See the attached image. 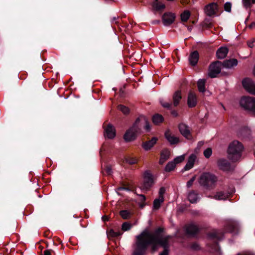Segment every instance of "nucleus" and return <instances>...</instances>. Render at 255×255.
<instances>
[{"label": "nucleus", "instance_id": "nucleus-1", "mask_svg": "<svg viewBox=\"0 0 255 255\" xmlns=\"http://www.w3.org/2000/svg\"><path fill=\"white\" fill-rule=\"evenodd\" d=\"M165 229L159 227L153 232L144 230L136 237V241L132 255H145L149 246L152 252H156L159 247L163 248L159 255H168L170 248V235L164 236Z\"/></svg>", "mask_w": 255, "mask_h": 255}, {"label": "nucleus", "instance_id": "nucleus-2", "mask_svg": "<svg viewBox=\"0 0 255 255\" xmlns=\"http://www.w3.org/2000/svg\"><path fill=\"white\" fill-rule=\"evenodd\" d=\"M240 226L239 223L234 220L229 221L225 226V231L215 230L208 234V238L213 240L220 241L224 239L226 233H230L234 235H238L240 232Z\"/></svg>", "mask_w": 255, "mask_h": 255}, {"label": "nucleus", "instance_id": "nucleus-3", "mask_svg": "<svg viewBox=\"0 0 255 255\" xmlns=\"http://www.w3.org/2000/svg\"><path fill=\"white\" fill-rule=\"evenodd\" d=\"M143 120V123L145 124L144 128L146 131H149L150 129L149 123L145 120L144 118H138L135 120L132 126L128 129L124 135V138L127 142L135 140L138 134L141 132L142 124H140L141 120Z\"/></svg>", "mask_w": 255, "mask_h": 255}, {"label": "nucleus", "instance_id": "nucleus-4", "mask_svg": "<svg viewBox=\"0 0 255 255\" xmlns=\"http://www.w3.org/2000/svg\"><path fill=\"white\" fill-rule=\"evenodd\" d=\"M244 147L241 142L233 141L229 146L228 149V157L233 162L238 161L241 157Z\"/></svg>", "mask_w": 255, "mask_h": 255}, {"label": "nucleus", "instance_id": "nucleus-5", "mask_svg": "<svg viewBox=\"0 0 255 255\" xmlns=\"http://www.w3.org/2000/svg\"><path fill=\"white\" fill-rule=\"evenodd\" d=\"M218 177L214 174L209 172H204L199 178V184L206 189H212L215 187Z\"/></svg>", "mask_w": 255, "mask_h": 255}, {"label": "nucleus", "instance_id": "nucleus-6", "mask_svg": "<svg viewBox=\"0 0 255 255\" xmlns=\"http://www.w3.org/2000/svg\"><path fill=\"white\" fill-rule=\"evenodd\" d=\"M240 106L255 115V98L243 97L240 101Z\"/></svg>", "mask_w": 255, "mask_h": 255}, {"label": "nucleus", "instance_id": "nucleus-7", "mask_svg": "<svg viewBox=\"0 0 255 255\" xmlns=\"http://www.w3.org/2000/svg\"><path fill=\"white\" fill-rule=\"evenodd\" d=\"M153 174L149 170L145 171L143 175V181L141 184L142 190L149 191L154 184Z\"/></svg>", "mask_w": 255, "mask_h": 255}, {"label": "nucleus", "instance_id": "nucleus-8", "mask_svg": "<svg viewBox=\"0 0 255 255\" xmlns=\"http://www.w3.org/2000/svg\"><path fill=\"white\" fill-rule=\"evenodd\" d=\"M223 67L222 62L216 61L212 62L209 66V76L211 78L217 77L221 72V68Z\"/></svg>", "mask_w": 255, "mask_h": 255}, {"label": "nucleus", "instance_id": "nucleus-9", "mask_svg": "<svg viewBox=\"0 0 255 255\" xmlns=\"http://www.w3.org/2000/svg\"><path fill=\"white\" fill-rule=\"evenodd\" d=\"M244 89L250 93L255 95V83L250 78H246L242 81Z\"/></svg>", "mask_w": 255, "mask_h": 255}, {"label": "nucleus", "instance_id": "nucleus-10", "mask_svg": "<svg viewBox=\"0 0 255 255\" xmlns=\"http://www.w3.org/2000/svg\"><path fill=\"white\" fill-rule=\"evenodd\" d=\"M217 166L219 169L224 171H230L233 170L231 164L226 159L220 158L217 160Z\"/></svg>", "mask_w": 255, "mask_h": 255}, {"label": "nucleus", "instance_id": "nucleus-11", "mask_svg": "<svg viewBox=\"0 0 255 255\" xmlns=\"http://www.w3.org/2000/svg\"><path fill=\"white\" fill-rule=\"evenodd\" d=\"M175 18V14L170 12H165L162 16V21L165 26H169L173 23Z\"/></svg>", "mask_w": 255, "mask_h": 255}, {"label": "nucleus", "instance_id": "nucleus-12", "mask_svg": "<svg viewBox=\"0 0 255 255\" xmlns=\"http://www.w3.org/2000/svg\"><path fill=\"white\" fill-rule=\"evenodd\" d=\"M198 103V97L197 95L192 91H189L187 97V105L189 108H193L195 107Z\"/></svg>", "mask_w": 255, "mask_h": 255}, {"label": "nucleus", "instance_id": "nucleus-13", "mask_svg": "<svg viewBox=\"0 0 255 255\" xmlns=\"http://www.w3.org/2000/svg\"><path fill=\"white\" fill-rule=\"evenodd\" d=\"M234 192V191L232 192H225L223 191H218L214 195L211 197L212 198L217 200H226L230 197V195Z\"/></svg>", "mask_w": 255, "mask_h": 255}, {"label": "nucleus", "instance_id": "nucleus-14", "mask_svg": "<svg viewBox=\"0 0 255 255\" xmlns=\"http://www.w3.org/2000/svg\"><path fill=\"white\" fill-rule=\"evenodd\" d=\"M104 123L103 128H104V136L109 139H113L116 136V129L112 124H109L107 128H105Z\"/></svg>", "mask_w": 255, "mask_h": 255}, {"label": "nucleus", "instance_id": "nucleus-15", "mask_svg": "<svg viewBox=\"0 0 255 255\" xmlns=\"http://www.w3.org/2000/svg\"><path fill=\"white\" fill-rule=\"evenodd\" d=\"M218 8V5L215 2L211 3L207 5L205 7V10L206 14L209 16H212L215 15Z\"/></svg>", "mask_w": 255, "mask_h": 255}, {"label": "nucleus", "instance_id": "nucleus-16", "mask_svg": "<svg viewBox=\"0 0 255 255\" xmlns=\"http://www.w3.org/2000/svg\"><path fill=\"white\" fill-rule=\"evenodd\" d=\"M165 137L171 145L177 144L179 142V138L173 135L169 129L165 131L164 133Z\"/></svg>", "mask_w": 255, "mask_h": 255}, {"label": "nucleus", "instance_id": "nucleus-17", "mask_svg": "<svg viewBox=\"0 0 255 255\" xmlns=\"http://www.w3.org/2000/svg\"><path fill=\"white\" fill-rule=\"evenodd\" d=\"M160 103L164 108L171 111V114L173 117H178L179 116L178 111L176 110L173 109V106L172 103L164 102L163 100H160Z\"/></svg>", "mask_w": 255, "mask_h": 255}, {"label": "nucleus", "instance_id": "nucleus-18", "mask_svg": "<svg viewBox=\"0 0 255 255\" xmlns=\"http://www.w3.org/2000/svg\"><path fill=\"white\" fill-rule=\"evenodd\" d=\"M178 128L180 133L186 138L190 139L192 137L190 130L188 126L183 124L181 123L178 125Z\"/></svg>", "mask_w": 255, "mask_h": 255}, {"label": "nucleus", "instance_id": "nucleus-19", "mask_svg": "<svg viewBox=\"0 0 255 255\" xmlns=\"http://www.w3.org/2000/svg\"><path fill=\"white\" fill-rule=\"evenodd\" d=\"M188 59L189 63L191 66H196L199 59V53L198 51L195 50L192 52L190 53Z\"/></svg>", "mask_w": 255, "mask_h": 255}, {"label": "nucleus", "instance_id": "nucleus-20", "mask_svg": "<svg viewBox=\"0 0 255 255\" xmlns=\"http://www.w3.org/2000/svg\"><path fill=\"white\" fill-rule=\"evenodd\" d=\"M199 229L198 227L193 224H191L188 225L186 228V233L187 235L191 236H196L199 232Z\"/></svg>", "mask_w": 255, "mask_h": 255}, {"label": "nucleus", "instance_id": "nucleus-21", "mask_svg": "<svg viewBox=\"0 0 255 255\" xmlns=\"http://www.w3.org/2000/svg\"><path fill=\"white\" fill-rule=\"evenodd\" d=\"M196 158V156L194 154H191L188 159V161L184 166V168L182 169V171L184 172L185 171L189 170L191 169L194 165Z\"/></svg>", "mask_w": 255, "mask_h": 255}, {"label": "nucleus", "instance_id": "nucleus-22", "mask_svg": "<svg viewBox=\"0 0 255 255\" xmlns=\"http://www.w3.org/2000/svg\"><path fill=\"white\" fill-rule=\"evenodd\" d=\"M157 140V137H153L150 140L143 142L142 146L145 150H149L156 143Z\"/></svg>", "mask_w": 255, "mask_h": 255}, {"label": "nucleus", "instance_id": "nucleus-23", "mask_svg": "<svg viewBox=\"0 0 255 255\" xmlns=\"http://www.w3.org/2000/svg\"><path fill=\"white\" fill-rule=\"evenodd\" d=\"M182 98V94H181V91L180 90H177L175 91L172 96V99H173V104L172 106L173 105L174 107H177L180 102Z\"/></svg>", "mask_w": 255, "mask_h": 255}, {"label": "nucleus", "instance_id": "nucleus-24", "mask_svg": "<svg viewBox=\"0 0 255 255\" xmlns=\"http://www.w3.org/2000/svg\"><path fill=\"white\" fill-rule=\"evenodd\" d=\"M238 61L237 59L233 58L227 59L222 62L223 67L227 68H232L238 65Z\"/></svg>", "mask_w": 255, "mask_h": 255}, {"label": "nucleus", "instance_id": "nucleus-25", "mask_svg": "<svg viewBox=\"0 0 255 255\" xmlns=\"http://www.w3.org/2000/svg\"><path fill=\"white\" fill-rule=\"evenodd\" d=\"M229 52V49L226 47L219 48L216 52V56L218 59H223L225 58Z\"/></svg>", "mask_w": 255, "mask_h": 255}, {"label": "nucleus", "instance_id": "nucleus-26", "mask_svg": "<svg viewBox=\"0 0 255 255\" xmlns=\"http://www.w3.org/2000/svg\"><path fill=\"white\" fill-rule=\"evenodd\" d=\"M188 199L190 203H196L198 200V194L194 190H192L189 193Z\"/></svg>", "mask_w": 255, "mask_h": 255}, {"label": "nucleus", "instance_id": "nucleus-27", "mask_svg": "<svg viewBox=\"0 0 255 255\" xmlns=\"http://www.w3.org/2000/svg\"><path fill=\"white\" fill-rule=\"evenodd\" d=\"M164 121L163 117L159 114H155L152 117L153 123L156 125L162 123Z\"/></svg>", "mask_w": 255, "mask_h": 255}, {"label": "nucleus", "instance_id": "nucleus-28", "mask_svg": "<svg viewBox=\"0 0 255 255\" xmlns=\"http://www.w3.org/2000/svg\"><path fill=\"white\" fill-rule=\"evenodd\" d=\"M152 6L157 11L162 10L165 7V4L161 3L158 0H154Z\"/></svg>", "mask_w": 255, "mask_h": 255}, {"label": "nucleus", "instance_id": "nucleus-29", "mask_svg": "<svg viewBox=\"0 0 255 255\" xmlns=\"http://www.w3.org/2000/svg\"><path fill=\"white\" fill-rule=\"evenodd\" d=\"M205 79H199L197 83L198 88L199 91L201 93H204L205 91Z\"/></svg>", "mask_w": 255, "mask_h": 255}, {"label": "nucleus", "instance_id": "nucleus-30", "mask_svg": "<svg viewBox=\"0 0 255 255\" xmlns=\"http://www.w3.org/2000/svg\"><path fill=\"white\" fill-rule=\"evenodd\" d=\"M170 155V151L167 148L163 149L160 153V157L164 159L167 160Z\"/></svg>", "mask_w": 255, "mask_h": 255}, {"label": "nucleus", "instance_id": "nucleus-31", "mask_svg": "<svg viewBox=\"0 0 255 255\" xmlns=\"http://www.w3.org/2000/svg\"><path fill=\"white\" fill-rule=\"evenodd\" d=\"M176 166V163H175L174 161H170L166 165L165 167V171L167 172H171L174 170Z\"/></svg>", "mask_w": 255, "mask_h": 255}, {"label": "nucleus", "instance_id": "nucleus-32", "mask_svg": "<svg viewBox=\"0 0 255 255\" xmlns=\"http://www.w3.org/2000/svg\"><path fill=\"white\" fill-rule=\"evenodd\" d=\"M123 232L120 230L118 229V231H116L112 229L109 231L108 235L112 237H118L121 236Z\"/></svg>", "mask_w": 255, "mask_h": 255}, {"label": "nucleus", "instance_id": "nucleus-33", "mask_svg": "<svg viewBox=\"0 0 255 255\" xmlns=\"http://www.w3.org/2000/svg\"><path fill=\"white\" fill-rule=\"evenodd\" d=\"M164 201V199L156 198L153 201V207L154 210H158L161 206V204Z\"/></svg>", "mask_w": 255, "mask_h": 255}, {"label": "nucleus", "instance_id": "nucleus-34", "mask_svg": "<svg viewBox=\"0 0 255 255\" xmlns=\"http://www.w3.org/2000/svg\"><path fill=\"white\" fill-rule=\"evenodd\" d=\"M138 196L139 197V200L140 203H139V206L140 208L143 209L146 205V197L143 194H138Z\"/></svg>", "mask_w": 255, "mask_h": 255}, {"label": "nucleus", "instance_id": "nucleus-35", "mask_svg": "<svg viewBox=\"0 0 255 255\" xmlns=\"http://www.w3.org/2000/svg\"><path fill=\"white\" fill-rule=\"evenodd\" d=\"M191 13L188 10H185L181 14V19L182 21L186 22L187 21L190 16Z\"/></svg>", "mask_w": 255, "mask_h": 255}, {"label": "nucleus", "instance_id": "nucleus-36", "mask_svg": "<svg viewBox=\"0 0 255 255\" xmlns=\"http://www.w3.org/2000/svg\"><path fill=\"white\" fill-rule=\"evenodd\" d=\"M125 161L126 163L130 165L136 164L137 162V159L135 157L129 156L125 157Z\"/></svg>", "mask_w": 255, "mask_h": 255}, {"label": "nucleus", "instance_id": "nucleus-37", "mask_svg": "<svg viewBox=\"0 0 255 255\" xmlns=\"http://www.w3.org/2000/svg\"><path fill=\"white\" fill-rule=\"evenodd\" d=\"M120 215L124 219H128L130 217L131 213L128 211L125 210L121 211Z\"/></svg>", "mask_w": 255, "mask_h": 255}, {"label": "nucleus", "instance_id": "nucleus-38", "mask_svg": "<svg viewBox=\"0 0 255 255\" xmlns=\"http://www.w3.org/2000/svg\"><path fill=\"white\" fill-rule=\"evenodd\" d=\"M132 227V225L130 223L128 222H125L123 223L122 226V231H128Z\"/></svg>", "mask_w": 255, "mask_h": 255}, {"label": "nucleus", "instance_id": "nucleus-39", "mask_svg": "<svg viewBox=\"0 0 255 255\" xmlns=\"http://www.w3.org/2000/svg\"><path fill=\"white\" fill-rule=\"evenodd\" d=\"M118 108L119 110H120L121 112H122L123 113H124L125 115L128 114L129 112V110L128 108L126 107L124 105H120L118 106Z\"/></svg>", "mask_w": 255, "mask_h": 255}, {"label": "nucleus", "instance_id": "nucleus-40", "mask_svg": "<svg viewBox=\"0 0 255 255\" xmlns=\"http://www.w3.org/2000/svg\"><path fill=\"white\" fill-rule=\"evenodd\" d=\"M185 159V156L184 155L178 156L175 157L173 161H174L176 164L180 163L182 162Z\"/></svg>", "mask_w": 255, "mask_h": 255}, {"label": "nucleus", "instance_id": "nucleus-41", "mask_svg": "<svg viewBox=\"0 0 255 255\" xmlns=\"http://www.w3.org/2000/svg\"><path fill=\"white\" fill-rule=\"evenodd\" d=\"M212 150L211 148H208L204 151V155L206 158H209L212 155Z\"/></svg>", "mask_w": 255, "mask_h": 255}, {"label": "nucleus", "instance_id": "nucleus-42", "mask_svg": "<svg viewBox=\"0 0 255 255\" xmlns=\"http://www.w3.org/2000/svg\"><path fill=\"white\" fill-rule=\"evenodd\" d=\"M118 189L119 190H125V191H130V189L129 187V184L128 183V184H123V185L121 187H119Z\"/></svg>", "mask_w": 255, "mask_h": 255}, {"label": "nucleus", "instance_id": "nucleus-43", "mask_svg": "<svg viewBox=\"0 0 255 255\" xmlns=\"http://www.w3.org/2000/svg\"><path fill=\"white\" fill-rule=\"evenodd\" d=\"M232 3L230 2H227L224 4V9L227 12L231 11Z\"/></svg>", "mask_w": 255, "mask_h": 255}, {"label": "nucleus", "instance_id": "nucleus-44", "mask_svg": "<svg viewBox=\"0 0 255 255\" xmlns=\"http://www.w3.org/2000/svg\"><path fill=\"white\" fill-rule=\"evenodd\" d=\"M165 192V188L164 187H161L159 191V198L164 199L163 195Z\"/></svg>", "mask_w": 255, "mask_h": 255}, {"label": "nucleus", "instance_id": "nucleus-45", "mask_svg": "<svg viewBox=\"0 0 255 255\" xmlns=\"http://www.w3.org/2000/svg\"><path fill=\"white\" fill-rule=\"evenodd\" d=\"M191 248L192 250L198 251L200 249V247L199 245V244L196 242H194L192 243L191 245Z\"/></svg>", "mask_w": 255, "mask_h": 255}, {"label": "nucleus", "instance_id": "nucleus-46", "mask_svg": "<svg viewBox=\"0 0 255 255\" xmlns=\"http://www.w3.org/2000/svg\"><path fill=\"white\" fill-rule=\"evenodd\" d=\"M196 179V176H194L192 178H191L187 183V188H190L191 187Z\"/></svg>", "mask_w": 255, "mask_h": 255}, {"label": "nucleus", "instance_id": "nucleus-47", "mask_svg": "<svg viewBox=\"0 0 255 255\" xmlns=\"http://www.w3.org/2000/svg\"><path fill=\"white\" fill-rule=\"evenodd\" d=\"M105 171L107 173V175H110L112 173V170L111 166L106 165L105 168Z\"/></svg>", "mask_w": 255, "mask_h": 255}, {"label": "nucleus", "instance_id": "nucleus-48", "mask_svg": "<svg viewBox=\"0 0 255 255\" xmlns=\"http://www.w3.org/2000/svg\"><path fill=\"white\" fill-rule=\"evenodd\" d=\"M243 3L245 6L247 7H250L252 5V0H242Z\"/></svg>", "mask_w": 255, "mask_h": 255}, {"label": "nucleus", "instance_id": "nucleus-49", "mask_svg": "<svg viewBox=\"0 0 255 255\" xmlns=\"http://www.w3.org/2000/svg\"><path fill=\"white\" fill-rule=\"evenodd\" d=\"M119 19V17L114 16L113 17L111 20L112 24H115L117 25H119V21L118 20Z\"/></svg>", "mask_w": 255, "mask_h": 255}, {"label": "nucleus", "instance_id": "nucleus-50", "mask_svg": "<svg viewBox=\"0 0 255 255\" xmlns=\"http://www.w3.org/2000/svg\"><path fill=\"white\" fill-rule=\"evenodd\" d=\"M43 255H55V253L52 250H46L44 251Z\"/></svg>", "mask_w": 255, "mask_h": 255}, {"label": "nucleus", "instance_id": "nucleus-51", "mask_svg": "<svg viewBox=\"0 0 255 255\" xmlns=\"http://www.w3.org/2000/svg\"><path fill=\"white\" fill-rule=\"evenodd\" d=\"M61 243H62V241L58 238H56L55 241H53V244L55 246H57L58 244H61Z\"/></svg>", "mask_w": 255, "mask_h": 255}, {"label": "nucleus", "instance_id": "nucleus-52", "mask_svg": "<svg viewBox=\"0 0 255 255\" xmlns=\"http://www.w3.org/2000/svg\"><path fill=\"white\" fill-rule=\"evenodd\" d=\"M50 232L49 231H45L44 233V236L46 238H50L51 235L49 236Z\"/></svg>", "mask_w": 255, "mask_h": 255}, {"label": "nucleus", "instance_id": "nucleus-53", "mask_svg": "<svg viewBox=\"0 0 255 255\" xmlns=\"http://www.w3.org/2000/svg\"><path fill=\"white\" fill-rule=\"evenodd\" d=\"M166 161V160L163 159L162 158L160 157V160L159 161V163L160 165H162L164 164V163Z\"/></svg>", "mask_w": 255, "mask_h": 255}, {"label": "nucleus", "instance_id": "nucleus-54", "mask_svg": "<svg viewBox=\"0 0 255 255\" xmlns=\"http://www.w3.org/2000/svg\"><path fill=\"white\" fill-rule=\"evenodd\" d=\"M250 28H252L254 27H255V22H252L249 26Z\"/></svg>", "mask_w": 255, "mask_h": 255}, {"label": "nucleus", "instance_id": "nucleus-55", "mask_svg": "<svg viewBox=\"0 0 255 255\" xmlns=\"http://www.w3.org/2000/svg\"><path fill=\"white\" fill-rule=\"evenodd\" d=\"M102 219L104 222L108 220V217L106 216H103Z\"/></svg>", "mask_w": 255, "mask_h": 255}, {"label": "nucleus", "instance_id": "nucleus-56", "mask_svg": "<svg viewBox=\"0 0 255 255\" xmlns=\"http://www.w3.org/2000/svg\"><path fill=\"white\" fill-rule=\"evenodd\" d=\"M204 144V142L203 141H199L198 142V145L201 146Z\"/></svg>", "mask_w": 255, "mask_h": 255}, {"label": "nucleus", "instance_id": "nucleus-57", "mask_svg": "<svg viewBox=\"0 0 255 255\" xmlns=\"http://www.w3.org/2000/svg\"><path fill=\"white\" fill-rule=\"evenodd\" d=\"M159 20H157L156 21L153 22V23L155 24V23H159Z\"/></svg>", "mask_w": 255, "mask_h": 255}, {"label": "nucleus", "instance_id": "nucleus-58", "mask_svg": "<svg viewBox=\"0 0 255 255\" xmlns=\"http://www.w3.org/2000/svg\"><path fill=\"white\" fill-rule=\"evenodd\" d=\"M45 244H46V248H48V243H47V242H46V243H45Z\"/></svg>", "mask_w": 255, "mask_h": 255}, {"label": "nucleus", "instance_id": "nucleus-59", "mask_svg": "<svg viewBox=\"0 0 255 255\" xmlns=\"http://www.w3.org/2000/svg\"><path fill=\"white\" fill-rule=\"evenodd\" d=\"M252 3H255V0H251Z\"/></svg>", "mask_w": 255, "mask_h": 255}, {"label": "nucleus", "instance_id": "nucleus-60", "mask_svg": "<svg viewBox=\"0 0 255 255\" xmlns=\"http://www.w3.org/2000/svg\"><path fill=\"white\" fill-rule=\"evenodd\" d=\"M254 74L255 75V68H254Z\"/></svg>", "mask_w": 255, "mask_h": 255}, {"label": "nucleus", "instance_id": "nucleus-61", "mask_svg": "<svg viewBox=\"0 0 255 255\" xmlns=\"http://www.w3.org/2000/svg\"><path fill=\"white\" fill-rule=\"evenodd\" d=\"M188 30H191V27H189L188 28Z\"/></svg>", "mask_w": 255, "mask_h": 255}]
</instances>
